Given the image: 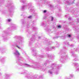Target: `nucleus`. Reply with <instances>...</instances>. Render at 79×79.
Here are the masks:
<instances>
[{
    "mask_svg": "<svg viewBox=\"0 0 79 79\" xmlns=\"http://www.w3.org/2000/svg\"><path fill=\"white\" fill-rule=\"evenodd\" d=\"M14 54L15 55H19V53L17 50L15 51V52H14Z\"/></svg>",
    "mask_w": 79,
    "mask_h": 79,
    "instance_id": "1",
    "label": "nucleus"
},
{
    "mask_svg": "<svg viewBox=\"0 0 79 79\" xmlns=\"http://www.w3.org/2000/svg\"><path fill=\"white\" fill-rule=\"evenodd\" d=\"M48 73H50L51 74H52V71L51 70H49L48 71Z\"/></svg>",
    "mask_w": 79,
    "mask_h": 79,
    "instance_id": "2",
    "label": "nucleus"
},
{
    "mask_svg": "<svg viewBox=\"0 0 79 79\" xmlns=\"http://www.w3.org/2000/svg\"><path fill=\"white\" fill-rule=\"evenodd\" d=\"M26 65H27V67H30V66H31L29 65H28L27 64H26Z\"/></svg>",
    "mask_w": 79,
    "mask_h": 79,
    "instance_id": "3",
    "label": "nucleus"
},
{
    "mask_svg": "<svg viewBox=\"0 0 79 79\" xmlns=\"http://www.w3.org/2000/svg\"><path fill=\"white\" fill-rule=\"evenodd\" d=\"M11 21V19H8V22H10Z\"/></svg>",
    "mask_w": 79,
    "mask_h": 79,
    "instance_id": "4",
    "label": "nucleus"
},
{
    "mask_svg": "<svg viewBox=\"0 0 79 79\" xmlns=\"http://www.w3.org/2000/svg\"><path fill=\"white\" fill-rule=\"evenodd\" d=\"M22 43V41H19V43H18V44H21Z\"/></svg>",
    "mask_w": 79,
    "mask_h": 79,
    "instance_id": "5",
    "label": "nucleus"
},
{
    "mask_svg": "<svg viewBox=\"0 0 79 79\" xmlns=\"http://www.w3.org/2000/svg\"><path fill=\"white\" fill-rule=\"evenodd\" d=\"M75 66H79V64H78L77 63L75 64Z\"/></svg>",
    "mask_w": 79,
    "mask_h": 79,
    "instance_id": "6",
    "label": "nucleus"
},
{
    "mask_svg": "<svg viewBox=\"0 0 79 79\" xmlns=\"http://www.w3.org/2000/svg\"><path fill=\"white\" fill-rule=\"evenodd\" d=\"M16 47H18V48H19V49H21V48H20V47H19V46H18L17 45V46H16Z\"/></svg>",
    "mask_w": 79,
    "mask_h": 79,
    "instance_id": "7",
    "label": "nucleus"
},
{
    "mask_svg": "<svg viewBox=\"0 0 79 79\" xmlns=\"http://www.w3.org/2000/svg\"><path fill=\"white\" fill-rule=\"evenodd\" d=\"M53 17H51V21H53Z\"/></svg>",
    "mask_w": 79,
    "mask_h": 79,
    "instance_id": "8",
    "label": "nucleus"
},
{
    "mask_svg": "<svg viewBox=\"0 0 79 79\" xmlns=\"http://www.w3.org/2000/svg\"><path fill=\"white\" fill-rule=\"evenodd\" d=\"M32 18V16H30L28 17V18Z\"/></svg>",
    "mask_w": 79,
    "mask_h": 79,
    "instance_id": "9",
    "label": "nucleus"
},
{
    "mask_svg": "<svg viewBox=\"0 0 79 79\" xmlns=\"http://www.w3.org/2000/svg\"><path fill=\"white\" fill-rule=\"evenodd\" d=\"M46 12H47V10H44V13H46Z\"/></svg>",
    "mask_w": 79,
    "mask_h": 79,
    "instance_id": "10",
    "label": "nucleus"
},
{
    "mask_svg": "<svg viewBox=\"0 0 79 79\" xmlns=\"http://www.w3.org/2000/svg\"><path fill=\"white\" fill-rule=\"evenodd\" d=\"M58 27H59V28H60L61 27V26L60 25H59L58 26Z\"/></svg>",
    "mask_w": 79,
    "mask_h": 79,
    "instance_id": "11",
    "label": "nucleus"
},
{
    "mask_svg": "<svg viewBox=\"0 0 79 79\" xmlns=\"http://www.w3.org/2000/svg\"><path fill=\"white\" fill-rule=\"evenodd\" d=\"M69 37H71V35H69Z\"/></svg>",
    "mask_w": 79,
    "mask_h": 79,
    "instance_id": "12",
    "label": "nucleus"
},
{
    "mask_svg": "<svg viewBox=\"0 0 79 79\" xmlns=\"http://www.w3.org/2000/svg\"><path fill=\"white\" fill-rule=\"evenodd\" d=\"M77 69H78V70H79V68L78 69L77 68Z\"/></svg>",
    "mask_w": 79,
    "mask_h": 79,
    "instance_id": "13",
    "label": "nucleus"
},
{
    "mask_svg": "<svg viewBox=\"0 0 79 79\" xmlns=\"http://www.w3.org/2000/svg\"><path fill=\"white\" fill-rule=\"evenodd\" d=\"M74 1H75V0H73Z\"/></svg>",
    "mask_w": 79,
    "mask_h": 79,
    "instance_id": "14",
    "label": "nucleus"
},
{
    "mask_svg": "<svg viewBox=\"0 0 79 79\" xmlns=\"http://www.w3.org/2000/svg\"><path fill=\"white\" fill-rule=\"evenodd\" d=\"M67 79H68V78H67Z\"/></svg>",
    "mask_w": 79,
    "mask_h": 79,
    "instance_id": "15",
    "label": "nucleus"
}]
</instances>
